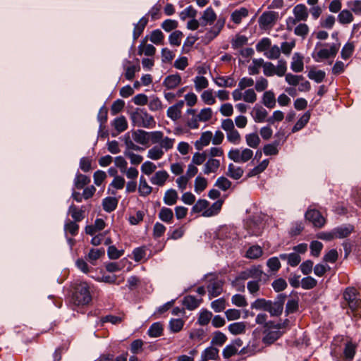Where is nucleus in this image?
Returning <instances> with one entry per match:
<instances>
[{
	"label": "nucleus",
	"mask_w": 361,
	"mask_h": 361,
	"mask_svg": "<svg viewBox=\"0 0 361 361\" xmlns=\"http://www.w3.org/2000/svg\"><path fill=\"white\" fill-rule=\"evenodd\" d=\"M245 138L246 144L251 148L256 149L260 145V138L256 133L247 134Z\"/></svg>",
	"instance_id": "nucleus-49"
},
{
	"label": "nucleus",
	"mask_w": 361,
	"mask_h": 361,
	"mask_svg": "<svg viewBox=\"0 0 361 361\" xmlns=\"http://www.w3.org/2000/svg\"><path fill=\"white\" fill-rule=\"evenodd\" d=\"M147 23L148 18L144 16L140 19L137 23L135 24L133 32L134 40H136L142 34Z\"/></svg>",
	"instance_id": "nucleus-32"
},
{
	"label": "nucleus",
	"mask_w": 361,
	"mask_h": 361,
	"mask_svg": "<svg viewBox=\"0 0 361 361\" xmlns=\"http://www.w3.org/2000/svg\"><path fill=\"white\" fill-rule=\"evenodd\" d=\"M262 103L268 109H273L276 106L275 94L272 90L265 91L262 97Z\"/></svg>",
	"instance_id": "nucleus-27"
},
{
	"label": "nucleus",
	"mask_w": 361,
	"mask_h": 361,
	"mask_svg": "<svg viewBox=\"0 0 361 361\" xmlns=\"http://www.w3.org/2000/svg\"><path fill=\"white\" fill-rule=\"evenodd\" d=\"M354 16L350 10L344 9L341 11L338 16V20L341 24L345 25L352 23Z\"/></svg>",
	"instance_id": "nucleus-48"
},
{
	"label": "nucleus",
	"mask_w": 361,
	"mask_h": 361,
	"mask_svg": "<svg viewBox=\"0 0 361 361\" xmlns=\"http://www.w3.org/2000/svg\"><path fill=\"white\" fill-rule=\"evenodd\" d=\"M310 111H306L296 122L295 126L292 128L293 133H296L303 128L307 123L309 122L310 118Z\"/></svg>",
	"instance_id": "nucleus-45"
},
{
	"label": "nucleus",
	"mask_w": 361,
	"mask_h": 361,
	"mask_svg": "<svg viewBox=\"0 0 361 361\" xmlns=\"http://www.w3.org/2000/svg\"><path fill=\"white\" fill-rule=\"evenodd\" d=\"M348 7L352 13L361 16V0H353L347 3Z\"/></svg>",
	"instance_id": "nucleus-64"
},
{
	"label": "nucleus",
	"mask_w": 361,
	"mask_h": 361,
	"mask_svg": "<svg viewBox=\"0 0 361 361\" xmlns=\"http://www.w3.org/2000/svg\"><path fill=\"white\" fill-rule=\"evenodd\" d=\"M112 126L118 133L125 131L128 128V122L125 116H121L116 118L112 122Z\"/></svg>",
	"instance_id": "nucleus-37"
},
{
	"label": "nucleus",
	"mask_w": 361,
	"mask_h": 361,
	"mask_svg": "<svg viewBox=\"0 0 361 361\" xmlns=\"http://www.w3.org/2000/svg\"><path fill=\"white\" fill-rule=\"evenodd\" d=\"M118 204V200L116 197H108L103 200L102 206L104 211L111 212L116 209Z\"/></svg>",
	"instance_id": "nucleus-47"
},
{
	"label": "nucleus",
	"mask_w": 361,
	"mask_h": 361,
	"mask_svg": "<svg viewBox=\"0 0 361 361\" xmlns=\"http://www.w3.org/2000/svg\"><path fill=\"white\" fill-rule=\"evenodd\" d=\"M353 229L354 228L351 225L339 226L334 229V235L336 238H344L348 237Z\"/></svg>",
	"instance_id": "nucleus-33"
},
{
	"label": "nucleus",
	"mask_w": 361,
	"mask_h": 361,
	"mask_svg": "<svg viewBox=\"0 0 361 361\" xmlns=\"http://www.w3.org/2000/svg\"><path fill=\"white\" fill-rule=\"evenodd\" d=\"M248 16V11L245 8H240V9L234 11L231 13V20L235 24H240L243 18Z\"/></svg>",
	"instance_id": "nucleus-46"
},
{
	"label": "nucleus",
	"mask_w": 361,
	"mask_h": 361,
	"mask_svg": "<svg viewBox=\"0 0 361 361\" xmlns=\"http://www.w3.org/2000/svg\"><path fill=\"white\" fill-rule=\"evenodd\" d=\"M90 183V178L88 176L81 173L77 174L74 180V185L75 188L78 189L83 188Z\"/></svg>",
	"instance_id": "nucleus-53"
},
{
	"label": "nucleus",
	"mask_w": 361,
	"mask_h": 361,
	"mask_svg": "<svg viewBox=\"0 0 361 361\" xmlns=\"http://www.w3.org/2000/svg\"><path fill=\"white\" fill-rule=\"evenodd\" d=\"M214 82L220 87H233L236 84L234 78L231 76H218L214 79Z\"/></svg>",
	"instance_id": "nucleus-28"
},
{
	"label": "nucleus",
	"mask_w": 361,
	"mask_h": 361,
	"mask_svg": "<svg viewBox=\"0 0 361 361\" xmlns=\"http://www.w3.org/2000/svg\"><path fill=\"white\" fill-rule=\"evenodd\" d=\"M152 191V188L147 183V180L141 176L139 180L138 192L140 196L146 197Z\"/></svg>",
	"instance_id": "nucleus-36"
},
{
	"label": "nucleus",
	"mask_w": 361,
	"mask_h": 361,
	"mask_svg": "<svg viewBox=\"0 0 361 361\" xmlns=\"http://www.w3.org/2000/svg\"><path fill=\"white\" fill-rule=\"evenodd\" d=\"M123 68L125 70V77L128 80H132L135 77L136 72L140 71V66L139 64L133 65L128 60L123 62Z\"/></svg>",
	"instance_id": "nucleus-24"
},
{
	"label": "nucleus",
	"mask_w": 361,
	"mask_h": 361,
	"mask_svg": "<svg viewBox=\"0 0 361 361\" xmlns=\"http://www.w3.org/2000/svg\"><path fill=\"white\" fill-rule=\"evenodd\" d=\"M268 111L262 106H255L253 109V119L257 123H262L267 121Z\"/></svg>",
	"instance_id": "nucleus-34"
},
{
	"label": "nucleus",
	"mask_w": 361,
	"mask_h": 361,
	"mask_svg": "<svg viewBox=\"0 0 361 361\" xmlns=\"http://www.w3.org/2000/svg\"><path fill=\"white\" fill-rule=\"evenodd\" d=\"M159 218L164 222L171 224L173 220V212L169 207H162L159 212Z\"/></svg>",
	"instance_id": "nucleus-39"
},
{
	"label": "nucleus",
	"mask_w": 361,
	"mask_h": 361,
	"mask_svg": "<svg viewBox=\"0 0 361 361\" xmlns=\"http://www.w3.org/2000/svg\"><path fill=\"white\" fill-rule=\"evenodd\" d=\"M175 139L165 137L161 133V139L159 140L156 145L150 148L147 152V157L152 160L157 161L161 159L165 152L171 149L173 147Z\"/></svg>",
	"instance_id": "nucleus-2"
},
{
	"label": "nucleus",
	"mask_w": 361,
	"mask_h": 361,
	"mask_svg": "<svg viewBox=\"0 0 361 361\" xmlns=\"http://www.w3.org/2000/svg\"><path fill=\"white\" fill-rule=\"evenodd\" d=\"M216 20V14L212 7L205 9L200 18L201 25H212Z\"/></svg>",
	"instance_id": "nucleus-19"
},
{
	"label": "nucleus",
	"mask_w": 361,
	"mask_h": 361,
	"mask_svg": "<svg viewBox=\"0 0 361 361\" xmlns=\"http://www.w3.org/2000/svg\"><path fill=\"white\" fill-rule=\"evenodd\" d=\"M161 131L146 132L143 130H137L133 133L135 142L142 145H147L149 141L154 145L158 143L161 139Z\"/></svg>",
	"instance_id": "nucleus-6"
},
{
	"label": "nucleus",
	"mask_w": 361,
	"mask_h": 361,
	"mask_svg": "<svg viewBox=\"0 0 361 361\" xmlns=\"http://www.w3.org/2000/svg\"><path fill=\"white\" fill-rule=\"evenodd\" d=\"M252 156L253 151L249 148H233L228 153V157L236 163H245L250 160Z\"/></svg>",
	"instance_id": "nucleus-9"
},
{
	"label": "nucleus",
	"mask_w": 361,
	"mask_h": 361,
	"mask_svg": "<svg viewBox=\"0 0 361 361\" xmlns=\"http://www.w3.org/2000/svg\"><path fill=\"white\" fill-rule=\"evenodd\" d=\"M264 55L269 59H278L281 55V49L277 45L271 46Z\"/></svg>",
	"instance_id": "nucleus-60"
},
{
	"label": "nucleus",
	"mask_w": 361,
	"mask_h": 361,
	"mask_svg": "<svg viewBox=\"0 0 361 361\" xmlns=\"http://www.w3.org/2000/svg\"><path fill=\"white\" fill-rule=\"evenodd\" d=\"M286 295L283 294L279 295L277 300L274 302L270 300V305L267 308L268 312L272 317H278L283 312V305L286 299Z\"/></svg>",
	"instance_id": "nucleus-14"
},
{
	"label": "nucleus",
	"mask_w": 361,
	"mask_h": 361,
	"mask_svg": "<svg viewBox=\"0 0 361 361\" xmlns=\"http://www.w3.org/2000/svg\"><path fill=\"white\" fill-rule=\"evenodd\" d=\"M327 44L317 43L312 58L317 62L329 58H334L340 48V44H332L327 48Z\"/></svg>",
	"instance_id": "nucleus-4"
},
{
	"label": "nucleus",
	"mask_w": 361,
	"mask_h": 361,
	"mask_svg": "<svg viewBox=\"0 0 361 361\" xmlns=\"http://www.w3.org/2000/svg\"><path fill=\"white\" fill-rule=\"evenodd\" d=\"M202 361L215 360L219 358V350L214 347H209L202 354Z\"/></svg>",
	"instance_id": "nucleus-42"
},
{
	"label": "nucleus",
	"mask_w": 361,
	"mask_h": 361,
	"mask_svg": "<svg viewBox=\"0 0 361 361\" xmlns=\"http://www.w3.org/2000/svg\"><path fill=\"white\" fill-rule=\"evenodd\" d=\"M290 68L295 73L302 72L304 69L303 56L299 53H295L292 58Z\"/></svg>",
	"instance_id": "nucleus-29"
},
{
	"label": "nucleus",
	"mask_w": 361,
	"mask_h": 361,
	"mask_svg": "<svg viewBox=\"0 0 361 361\" xmlns=\"http://www.w3.org/2000/svg\"><path fill=\"white\" fill-rule=\"evenodd\" d=\"M267 326V329L264 332L265 335L262 338V341L265 344L270 345L282 336L283 331H281V329L285 327L286 323H278L276 324L269 323Z\"/></svg>",
	"instance_id": "nucleus-8"
},
{
	"label": "nucleus",
	"mask_w": 361,
	"mask_h": 361,
	"mask_svg": "<svg viewBox=\"0 0 361 361\" xmlns=\"http://www.w3.org/2000/svg\"><path fill=\"white\" fill-rule=\"evenodd\" d=\"M293 14L295 16L294 23L295 22L305 21L308 18L307 8L304 4L295 6L293 8Z\"/></svg>",
	"instance_id": "nucleus-25"
},
{
	"label": "nucleus",
	"mask_w": 361,
	"mask_h": 361,
	"mask_svg": "<svg viewBox=\"0 0 361 361\" xmlns=\"http://www.w3.org/2000/svg\"><path fill=\"white\" fill-rule=\"evenodd\" d=\"M220 161L217 159L209 158L204 163L203 172L205 175L215 173L220 167Z\"/></svg>",
	"instance_id": "nucleus-21"
},
{
	"label": "nucleus",
	"mask_w": 361,
	"mask_h": 361,
	"mask_svg": "<svg viewBox=\"0 0 361 361\" xmlns=\"http://www.w3.org/2000/svg\"><path fill=\"white\" fill-rule=\"evenodd\" d=\"M325 75V72L321 70H311L308 73V78L317 83L322 82Z\"/></svg>",
	"instance_id": "nucleus-62"
},
{
	"label": "nucleus",
	"mask_w": 361,
	"mask_h": 361,
	"mask_svg": "<svg viewBox=\"0 0 361 361\" xmlns=\"http://www.w3.org/2000/svg\"><path fill=\"white\" fill-rule=\"evenodd\" d=\"M227 140L233 145H239L241 142V135L240 133L235 128L226 133Z\"/></svg>",
	"instance_id": "nucleus-59"
},
{
	"label": "nucleus",
	"mask_w": 361,
	"mask_h": 361,
	"mask_svg": "<svg viewBox=\"0 0 361 361\" xmlns=\"http://www.w3.org/2000/svg\"><path fill=\"white\" fill-rule=\"evenodd\" d=\"M360 294L354 288H347L343 293V298L352 311L357 310L361 305Z\"/></svg>",
	"instance_id": "nucleus-11"
},
{
	"label": "nucleus",
	"mask_w": 361,
	"mask_h": 361,
	"mask_svg": "<svg viewBox=\"0 0 361 361\" xmlns=\"http://www.w3.org/2000/svg\"><path fill=\"white\" fill-rule=\"evenodd\" d=\"M194 87L197 92L206 89L209 86V80L202 75H197L193 79Z\"/></svg>",
	"instance_id": "nucleus-38"
},
{
	"label": "nucleus",
	"mask_w": 361,
	"mask_h": 361,
	"mask_svg": "<svg viewBox=\"0 0 361 361\" xmlns=\"http://www.w3.org/2000/svg\"><path fill=\"white\" fill-rule=\"evenodd\" d=\"M104 255V250L100 249H91L87 255V260L93 265L95 264V262Z\"/></svg>",
	"instance_id": "nucleus-55"
},
{
	"label": "nucleus",
	"mask_w": 361,
	"mask_h": 361,
	"mask_svg": "<svg viewBox=\"0 0 361 361\" xmlns=\"http://www.w3.org/2000/svg\"><path fill=\"white\" fill-rule=\"evenodd\" d=\"M68 213L71 215L75 221H80L85 217L84 211L78 209V207L74 204H71L69 207Z\"/></svg>",
	"instance_id": "nucleus-54"
},
{
	"label": "nucleus",
	"mask_w": 361,
	"mask_h": 361,
	"mask_svg": "<svg viewBox=\"0 0 361 361\" xmlns=\"http://www.w3.org/2000/svg\"><path fill=\"white\" fill-rule=\"evenodd\" d=\"M232 97L235 102L243 100L245 102L250 104L255 103L257 99V94L252 88L247 89L243 92L234 90L232 92Z\"/></svg>",
	"instance_id": "nucleus-12"
},
{
	"label": "nucleus",
	"mask_w": 361,
	"mask_h": 361,
	"mask_svg": "<svg viewBox=\"0 0 361 361\" xmlns=\"http://www.w3.org/2000/svg\"><path fill=\"white\" fill-rule=\"evenodd\" d=\"M264 62L263 59H253L252 64L248 66L249 74L250 75L259 74L260 68H263Z\"/></svg>",
	"instance_id": "nucleus-43"
},
{
	"label": "nucleus",
	"mask_w": 361,
	"mask_h": 361,
	"mask_svg": "<svg viewBox=\"0 0 361 361\" xmlns=\"http://www.w3.org/2000/svg\"><path fill=\"white\" fill-rule=\"evenodd\" d=\"M181 83V77L179 74H172L165 78L163 85L168 90H173Z\"/></svg>",
	"instance_id": "nucleus-23"
},
{
	"label": "nucleus",
	"mask_w": 361,
	"mask_h": 361,
	"mask_svg": "<svg viewBox=\"0 0 361 361\" xmlns=\"http://www.w3.org/2000/svg\"><path fill=\"white\" fill-rule=\"evenodd\" d=\"M263 271L261 269L260 266H253L249 269H247L238 274L233 283H237L240 281H245L249 279H257L258 281L262 280Z\"/></svg>",
	"instance_id": "nucleus-10"
},
{
	"label": "nucleus",
	"mask_w": 361,
	"mask_h": 361,
	"mask_svg": "<svg viewBox=\"0 0 361 361\" xmlns=\"http://www.w3.org/2000/svg\"><path fill=\"white\" fill-rule=\"evenodd\" d=\"M262 253L263 251L260 246L254 245L247 250L246 257L249 259H257L262 256Z\"/></svg>",
	"instance_id": "nucleus-61"
},
{
	"label": "nucleus",
	"mask_w": 361,
	"mask_h": 361,
	"mask_svg": "<svg viewBox=\"0 0 361 361\" xmlns=\"http://www.w3.org/2000/svg\"><path fill=\"white\" fill-rule=\"evenodd\" d=\"M305 218L316 228H322L326 224L325 218L317 209H309L305 213Z\"/></svg>",
	"instance_id": "nucleus-13"
},
{
	"label": "nucleus",
	"mask_w": 361,
	"mask_h": 361,
	"mask_svg": "<svg viewBox=\"0 0 361 361\" xmlns=\"http://www.w3.org/2000/svg\"><path fill=\"white\" fill-rule=\"evenodd\" d=\"M269 163V159L263 160L260 164H259L248 172L247 176L253 177L262 173L267 168Z\"/></svg>",
	"instance_id": "nucleus-52"
},
{
	"label": "nucleus",
	"mask_w": 361,
	"mask_h": 361,
	"mask_svg": "<svg viewBox=\"0 0 361 361\" xmlns=\"http://www.w3.org/2000/svg\"><path fill=\"white\" fill-rule=\"evenodd\" d=\"M263 73L267 77L277 75L283 77L287 71V63L285 60L281 59L278 61L277 65L274 66L272 63L264 61L263 65Z\"/></svg>",
	"instance_id": "nucleus-7"
},
{
	"label": "nucleus",
	"mask_w": 361,
	"mask_h": 361,
	"mask_svg": "<svg viewBox=\"0 0 361 361\" xmlns=\"http://www.w3.org/2000/svg\"><path fill=\"white\" fill-rule=\"evenodd\" d=\"M149 39L151 42L156 45H163L164 42V35L160 30L157 29L151 32Z\"/></svg>",
	"instance_id": "nucleus-44"
},
{
	"label": "nucleus",
	"mask_w": 361,
	"mask_h": 361,
	"mask_svg": "<svg viewBox=\"0 0 361 361\" xmlns=\"http://www.w3.org/2000/svg\"><path fill=\"white\" fill-rule=\"evenodd\" d=\"M228 329L233 335L242 334L245 332L246 324L243 322H234L228 326Z\"/></svg>",
	"instance_id": "nucleus-40"
},
{
	"label": "nucleus",
	"mask_w": 361,
	"mask_h": 361,
	"mask_svg": "<svg viewBox=\"0 0 361 361\" xmlns=\"http://www.w3.org/2000/svg\"><path fill=\"white\" fill-rule=\"evenodd\" d=\"M226 307V300L223 298L216 299L211 303V307L215 312H221L224 311Z\"/></svg>",
	"instance_id": "nucleus-63"
},
{
	"label": "nucleus",
	"mask_w": 361,
	"mask_h": 361,
	"mask_svg": "<svg viewBox=\"0 0 361 361\" xmlns=\"http://www.w3.org/2000/svg\"><path fill=\"white\" fill-rule=\"evenodd\" d=\"M207 289L210 299L216 298L221 295L223 291V282L218 279L210 280Z\"/></svg>",
	"instance_id": "nucleus-15"
},
{
	"label": "nucleus",
	"mask_w": 361,
	"mask_h": 361,
	"mask_svg": "<svg viewBox=\"0 0 361 361\" xmlns=\"http://www.w3.org/2000/svg\"><path fill=\"white\" fill-rule=\"evenodd\" d=\"M125 179L122 176H116L114 178L112 182L109 185V188L108 189V192L111 195H115L116 192L114 191H111L110 188L112 187L116 190H121L125 186Z\"/></svg>",
	"instance_id": "nucleus-51"
},
{
	"label": "nucleus",
	"mask_w": 361,
	"mask_h": 361,
	"mask_svg": "<svg viewBox=\"0 0 361 361\" xmlns=\"http://www.w3.org/2000/svg\"><path fill=\"white\" fill-rule=\"evenodd\" d=\"M201 300L193 295H187L184 298L183 303L188 310H193L200 305Z\"/></svg>",
	"instance_id": "nucleus-41"
},
{
	"label": "nucleus",
	"mask_w": 361,
	"mask_h": 361,
	"mask_svg": "<svg viewBox=\"0 0 361 361\" xmlns=\"http://www.w3.org/2000/svg\"><path fill=\"white\" fill-rule=\"evenodd\" d=\"M72 300L76 305H85L91 302L92 295L90 292V286L86 282L76 284Z\"/></svg>",
	"instance_id": "nucleus-5"
},
{
	"label": "nucleus",
	"mask_w": 361,
	"mask_h": 361,
	"mask_svg": "<svg viewBox=\"0 0 361 361\" xmlns=\"http://www.w3.org/2000/svg\"><path fill=\"white\" fill-rule=\"evenodd\" d=\"M223 203L222 200H218L209 206V202L207 200L199 199L194 203L191 209V213H202V216L204 217H212L220 213Z\"/></svg>",
	"instance_id": "nucleus-1"
},
{
	"label": "nucleus",
	"mask_w": 361,
	"mask_h": 361,
	"mask_svg": "<svg viewBox=\"0 0 361 361\" xmlns=\"http://www.w3.org/2000/svg\"><path fill=\"white\" fill-rule=\"evenodd\" d=\"M163 325L160 322H155L151 325L148 330L150 337H159L162 335Z\"/></svg>",
	"instance_id": "nucleus-57"
},
{
	"label": "nucleus",
	"mask_w": 361,
	"mask_h": 361,
	"mask_svg": "<svg viewBox=\"0 0 361 361\" xmlns=\"http://www.w3.org/2000/svg\"><path fill=\"white\" fill-rule=\"evenodd\" d=\"M225 18H219L215 25L211 27L206 34V37L209 40L215 38L221 31L225 25Z\"/></svg>",
	"instance_id": "nucleus-22"
},
{
	"label": "nucleus",
	"mask_w": 361,
	"mask_h": 361,
	"mask_svg": "<svg viewBox=\"0 0 361 361\" xmlns=\"http://www.w3.org/2000/svg\"><path fill=\"white\" fill-rule=\"evenodd\" d=\"M169 178V174L165 170H160L154 173L150 178L152 184L162 187L165 185L166 182Z\"/></svg>",
	"instance_id": "nucleus-20"
},
{
	"label": "nucleus",
	"mask_w": 361,
	"mask_h": 361,
	"mask_svg": "<svg viewBox=\"0 0 361 361\" xmlns=\"http://www.w3.org/2000/svg\"><path fill=\"white\" fill-rule=\"evenodd\" d=\"M130 119L133 125L138 128H152L156 126L154 117L142 108H136L130 114Z\"/></svg>",
	"instance_id": "nucleus-3"
},
{
	"label": "nucleus",
	"mask_w": 361,
	"mask_h": 361,
	"mask_svg": "<svg viewBox=\"0 0 361 361\" xmlns=\"http://www.w3.org/2000/svg\"><path fill=\"white\" fill-rule=\"evenodd\" d=\"M244 171L240 167L230 164L228 166L226 175L234 180L240 179L243 175Z\"/></svg>",
	"instance_id": "nucleus-35"
},
{
	"label": "nucleus",
	"mask_w": 361,
	"mask_h": 361,
	"mask_svg": "<svg viewBox=\"0 0 361 361\" xmlns=\"http://www.w3.org/2000/svg\"><path fill=\"white\" fill-rule=\"evenodd\" d=\"M21 336L22 341L25 343H32L37 337L38 334L32 328L25 326L19 332Z\"/></svg>",
	"instance_id": "nucleus-26"
},
{
	"label": "nucleus",
	"mask_w": 361,
	"mask_h": 361,
	"mask_svg": "<svg viewBox=\"0 0 361 361\" xmlns=\"http://www.w3.org/2000/svg\"><path fill=\"white\" fill-rule=\"evenodd\" d=\"M208 185L207 180L201 176L196 177L194 183L195 192L197 194L204 191Z\"/></svg>",
	"instance_id": "nucleus-50"
},
{
	"label": "nucleus",
	"mask_w": 361,
	"mask_h": 361,
	"mask_svg": "<svg viewBox=\"0 0 361 361\" xmlns=\"http://www.w3.org/2000/svg\"><path fill=\"white\" fill-rule=\"evenodd\" d=\"M147 37H145L137 47V54L141 56L142 54L147 56H152L156 53V48L151 44H147Z\"/></svg>",
	"instance_id": "nucleus-18"
},
{
	"label": "nucleus",
	"mask_w": 361,
	"mask_h": 361,
	"mask_svg": "<svg viewBox=\"0 0 361 361\" xmlns=\"http://www.w3.org/2000/svg\"><path fill=\"white\" fill-rule=\"evenodd\" d=\"M212 139V133L211 131H205L202 133L200 139L195 143L196 149L201 150L203 147L209 145Z\"/></svg>",
	"instance_id": "nucleus-30"
},
{
	"label": "nucleus",
	"mask_w": 361,
	"mask_h": 361,
	"mask_svg": "<svg viewBox=\"0 0 361 361\" xmlns=\"http://www.w3.org/2000/svg\"><path fill=\"white\" fill-rule=\"evenodd\" d=\"M278 13L274 11H267L259 17V23L262 27L267 28L271 26L276 22Z\"/></svg>",
	"instance_id": "nucleus-16"
},
{
	"label": "nucleus",
	"mask_w": 361,
	"mask_h": 361,
	"mask_svg": "<svg viewBox=\"0 0 361 361\" xmlns=\"http://www.w3.org/2000/svg\"><path fill=\"white\" fill-rule=\"evenodd\" d=\"M201 99L207 105H213L216 103L215 97L213 94V90H207L201 94Z\"/></svg>",
	"instance_id": "nucleus-56"
},
{
	"label": "nucleus",
	"mask_w": 361,
	"mask_h": 361,
	"mask_svg": "<svg viewBox=\"0 0 361 361\" xmlns=\"http://www.w3.org/2000/svg\"><path fill=\"white\" fill-rule=\"evenodd\" d=\"M178 200V194L175 189L171 188L167 190L163 198L165 204L172 206L176 204Z\"/></svg>",
	"instance_id": "nucleus-31"
},
{
	"label": "nucleus",
	"mask_w": 361,
	"mask_h": 361,
	"mask_svg": "<svg viewBox=\"0 0 361 361\" xmlns=\"http://www.w3.org/2000/svg\"><path fill=\"white\" fill-rule=\"evenodd\" d=\"M243 345V341L240 338L235 339L229 345H227L223 350V356L225 359H229L237 354L239 348Z\"/></svg>",
	"instance_id": "nucleus-17"
},
{
	"label": "nucleus",
	"mask_w": 361,
	"mask_h": 361,
	"mask_svg": "<svg viewBox=\"0 0 361 361\" xmlns=\"http://www.w3.org/2000/svg\"><path fill=\"white\" fill-rule=\"evenodd\" d=\"M270 305V300H267L264 298H258L251 304V308L267 311L269 305Z\"/></svg>",
	"instance_id": "nucleus-58"
}]
</instances>
